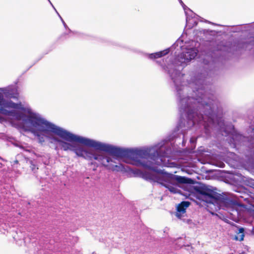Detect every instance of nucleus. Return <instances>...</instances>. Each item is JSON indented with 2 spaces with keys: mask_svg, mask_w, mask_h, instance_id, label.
I'll return each instance as SVG.
<instances>
[{
  "mask_svg": "<svg viewBox=\"0 0 254 254\" xmlns=\"http://www.w3.org/2000/svg\"><path fill=\"white\" fill-rule=\"evenodd\" d=\"M208 47L202 51L204 56L203 62L204 71L192 72L190 75L183 74L181 70L191 60L196 56L198 50L195 48H186L183 41H176L171 47L158 52L147 54L150 60L161 58L177 49H186L173 60L167 65L162 64L161 61L156 63L167 73L170 78V85L174 87L177 98L180 118L177 126L167 139L149 146L156 150L154 154L157 160H152L154 164L161 165L165 158L170 157L172 152V146H186L187 139L185 132L187 129L197 126L204 129L207 135L212 130H216L225 136L227 130L233 128L231 125L224 126L223 109L220 101L214 96L211 90V77L218 68L221 51L214 46V42H208Z\"/></svg>",
  "mask_w": 254,
  "mask_h": 254,
  "instance_id": "obj_1",
  "label": "nucleus"
},
{
  "mask_svg": "<svg viewBox=\"0 0 254 254\" xmlns=\"http://www.w3.org/2000/svg\"><path fill=\"white\" fill-rule=\"evenodd\" d=\"M82 145L93 148L95 151L105 152L110 155L112 157V161L109 163L106 169L113 171L126 172L129 171L131 172V168L122 163L117 164L116 161L127 160V161H124L126 163H129L128 161H131L133 162V165L148 170L149 161H143L141 159H149L151 160L158 159L157 156L154 155L157 151L152 147H122L86 137Z\"/></svg>",
  "mask_w": 254,
  "mask_h": 254,
  "instance_id": "obj_2",
  "label": "nucleus"
},
{
  "mask_svg": "<svg viewBox=\"0 0 254 254\" xmlns=\"http://www.w3.org/2000/svg\"><path fill=\"white\" fill-rule=\"evenodd\" d=\"M26 128L24 130L32 133L37 137L38 142L42 143L45 137L51 143L57 142L64 151L70 150L72 143L82 144L85 137L74 134L43 118L25 116Z\"/></svg>",
  "mask_w": 254,
  "mask_h": 254,
  "instance_id": "obj_3",
  "label": "nucleus"
},
{
  "mask_svg": "<svg viewBox=\"0 0 254 254\" xmlns=\"http://www.w3.org/2000/svg\"><path fill=\"white\" fill-rule=\"evenodd\" d=\"M194 187L197 192V199L207 203L218 205L220 207H235L244 206L226 192L221 194L216 192L217 189L204 184H198Z\"/></svg>",
  "mask_w": 254,
  "mask_h": 254,
  "instance_id": "obj_4",
  "label": "nucleus"
},
{
  "mask_svg": "<svg viewBox=\"0 0 254 254\" xmlns=\"http://www.w3.org/2000/svg\"><path fill=\"white\" fill-rule=\"evenodd\" d=\"M154 165L155 164L153 161H149L148 170L162 175L163 178H165L168 181L174 183L175 185H177V184L186 185L188 188V190L189 192L193 193L194 196L197 199V192L194 190V189L195 186H197L196 185L198 184H202L201 183L197 182L191 178L169 173L166 172L164 170L158 169L157 167L155 166Z\"/></svg>",
  "mask_w": 254,
  "mask_h": 254,
  "instance_id": "obj_5",
  "label": "nucleus"
},
{
  "mask_svg": "<svg viewBox=\"0 0 254 254\" xmlns=\"http://www.w3.org/2000/svg\"><path fill=\"white\" fill-rule=\"evenodd\" d=\"M78 142L72 143L69 151L74 152L78 157L92 161L95 160L107 168L108 165L112 162V157L100 153L84 148L79 145Z\"/></svg>",
  "mask_w": 254,
  "mask_h": 254,
  "instance_id": "obj_6",
  "label": "nucleus"
},
{
  "mask_svg": "<svg viewBox=\"0 0 254 254\" xmlns=\"http://www.w3.org/2000/svg\"><path fill=\"white\" fill-rule=\"evenodd\" d=\"M16 105H14L13 107H9V108H14L18 109L25 113L28 114V115L21 114L18 113L15 111H9L10 114L9 115H12L13 116H15L16 117H19L22 121L23 122V128L25 129L26 128V122L25 121V119H26L25 116H29L31 117H40L42 118L39 114L34 113L32 112V109L30 107H24L20 104H18L15 103Z\"/></svg>",
  "mask_w": 254,
  "mask_h": 254,
  "instance_id": "obj_7",
  "label": "nucleus"
},
{
  "mask_svg": "<svg viewBox=\"0 0 254 254\" xmlns=\"http://www.w3.org/2000/svg\"><path fill=\"white\" fill-rule=\"evenodd\" d=\"M130 170L133 174L139 175L140 177L146 181H150L159 184L162 183V181H163V176L159 174L158 173L156 175L151 173L142 172L137 170H134L133 169H130Z\"/></svg>",
  "mask_w": 254,
  "mask_h": 254,
  "instance_id": "obj_8",
  "label": "nucleus"
},
{
  "mask_svg": "<svg viewBox=\"0 0 254 254\" xmlns=\"http://www.w3.org/2000/svg\"><path fill=\"white\" fill-rule=\"evenodd\" d=\"M14 105H16L15 103L11 100L5 99L0 91V114L4 115H9L10 112L9 111L6 110V108L13 107Z\"/></svg>",
  "mask_w": 254,
  "mask_h": 254,
  "instance_id": "obj_9",
  "label": "nucleus"
},
{
  "mask_svg": "<svg viewBox=\"0 0 254 254\" xmlns=\"http://www.w3.org/2000/svg\"><path fill=\"white\" fill-rule=\"evenodd\" d=\"M0 91L3 97L8 99L17 98L18 95L17 90L14 85H9L5 87L0 88Z\"/></svg>",
  "mask_w": 254,
  "mask_h": 254,
  "instance_id": "obj_10",
  "label": "nucleus"
},
{
  "mask_svg": "<svg viewBox=\"0 0 254 254\" xmlns=\"http://www.w3.org/2000/svg\"><path fill=\"white\" fill-rule=\"evenodd\" d=\"M238 194H236L235 197L237 198H242L245 202L250 204V197H252L253 193L248 189L245 187L238 188L236 190Z\"/></svg>",
  "mask_w": 254,
  "mask_h": 254,
  "instance_id": "obj_11",
  "label": "nucleus"
},
{
  "mask_svg": "<svg viewBox=\"0 0 254 254\" xmlns=\"http://www.w3.org/2000/svg\"><path fill=\"white\" fill-rule=\"evenodd\" d=\"M195 16L197 17V18L199 19L200 21H203L202 20L203 19L196 15L195 14L194 15L190 14V13L186 12V27H187L188 29H191L197 25V22L196 20Z\"/></svg>",
  "mask_w": 254,
  "mask_h": 254,
  "instance_id": "obj_12",
  "label": "nucleus"
},
{
  "mask_svg": "<svg viewBox=\"0 0 254 254\" xmlns=\"http://www.w3.org/2000/svg\"><path fill=\"white\" fill-rule=\"evenodd\" d=\"M163 180L162 183L160 184L167 188L171 192L174 193H180L181 190L176 186V185L171 181H168L165 178H163Z\"/></svg>",
  "mask_w": 254,
  "mask_h": 254,
  "instance_id": "obj_13",
  "label": "nucleus"
},
{
  "mask_svg": "<svg viewBox=\"0 0 254 254\" xmlns=\"http://www.w3.org/2000/svg\"><path fill=\"white\" fill-rule=\"evenodd\" d=\"M190 205V202L188 201H183L179 203L176 208L177 212L176 216L178 218H181L183 214L186 213V209Z\"/></svg>",
  "mask_w": 254,
  "mask_h": 254,
  "instance_id": "obj_14",
  "label": "nucleus"
},
{
  "mask_svg": "<svg viewBox=\"0 0 254 254\" xmlns=\"http://www.w3.org/2000/svg\"><path fill=\"white\" fill-rule=\"evenodd\" d=\"M244 231L245 229L243 227H240L238 229V232L234 238V240L237 241H242L244 240Z\"/></svg>",
  "mask_w": 254,
  "mask_h": 254,
  "instance_id": "obj_15",
  "label": "nucleus"
},
{
  "mask_svg": "<svg viewBox=\"0 0 254 254\" xmlns=\"http://www.w3.org/2000/svg\"><path fill=\"white\" fill-rule=\"evenodd\" d=\"M29 163L30 164V167L31 169V170L34 172L35 173L36 170L38 169V168L36 164V161L35 160H30L29 161Z\"/></svg>",
  "mask_w": 254,
  "mask_h": 254,
  "instance_id": "obj_16",
  "label": "nucleus"
},
{
  "mask_svg": "<svg viewBox=\"0 0 254 254\" xmlns=\"http://www.w3.org/2000/svg\"><path fill=\"white\" fill-rule=\"evenodd\" d=\"M201 33H203L205 35H213L216 34L217 32L215 30H212L209 29H202L200 31Z\"/></svg>",
  "mask_w": 254,
  "mask_h": 254,
  "instance_id": "obj_17",
  "label": "nucleus"
},
{
  "mask_svg": "<svg viewBox=\"0 0 254 254\" xmlns=\"http://www.w3.org/2000/svg\"><path fill=\"white\" fill-rule=\"evenodd\" d=\"M196 142V138H195L194 137L190 138V145H191V147H190L191 148H190V152H192L193 150L195 148Z\"/></svg>",
  "mask_w": 254,
  "mask_h": 254,
  "instance_id": "obj_18",
  "label": "nucleus"
},
{
  "mask_svg": "<svg viewBox=\"0 0 254 254\" xmlns=\"http://www.w3.org/2000/svg\"><path fill=\"white\" fill-rule=\"evenodd\" d=\"M243 181L246 182V184L254 189V180L251 179H248L246 180L243 179Z\"/></svg>",
  "mask_w": 254,
  "mask_h": 254,
  "instance_id": "obj_19",
  "label": "nucleus"
},
{
  "mask_svg": "<svg viewBox=\"0 0 254 254\" xmlns=\"http://www.w3.org/2000/svg\"><path fill=\"white\" fill-rule=\"evenodd\" d=\"M182 6L183 7L186 15V12L190 13V14H195V13L190 9L187 7L184 3L182 4Z\"/></svg>",
  "mask_w": 254,
  "mask_h": 254,
  "instance_id": "obj_20",
  "label": "nucleus"
},
{
  "mask_svg": "<svg viewBox=\"0 0 254 254\" xmlns=\"http://www.w3.org/2000/svg\"><path fill=\"white\" fill-rule=\"evenodd\" d=\"M182 6L183 7L186 15V12L190 13V14H195V13L190 9L187 7L184 3L182 4Z\"/></svg>",
  "mask_w": 254,
  "mask_h": 254,
  "instance_id": "obj_21",
  "label": "nucleus"
},
{
  "mask_svg": "<svg viewBox=\"0 0 254 254\" xmlns=\"http://www.w3.org/2000/svg\"><path fill=\"white\" fill-rule=\"evenodd\" d=\"M182 6L183 7L186 15V12L190 13V14H195V13L190 9L187 7L184 3L182 4Z\"/></svg>",
  "mask_w": 254,
  "mask_h": 254,
  "instance_id": "obj_22",
  "label": "nucleus"
},
{
  "mask_svg": "<svg viewBox=\"0 0 254 254\" xmlns=\"http://www.w3.org/2000/svg\"><path fill=\"white\" fill-rule=\"evenodd\" d=\"M60 19L61 20L63 24V25L64 26V27L66 29H67L69 31V33H74V32L72 31L67 26V25H66V24L65 23V22H64V21L63 20V19L62 18V17L60 16Z\"/></svg>",
  "mask_w": 254,
  "mask_h": 254,
  "instance_id": "obj_23",
  "label": "nucleus"
},
{
  "mask_svg": "<svg viewBox=\"0 0 254 254\" xmlns=\"http://www.w3.org/2000/svg\"><path fill=\"white\" fill-rule=\"evenodd\" d=\"M18 147L23 151H28V150L25 149L24 146H23L22 145H21V144H19Z\"/></svg>",
  "mask_w": 254,
  "mask_h": 254,
  "instance_id": "obj_24",
  "label": "nucleus"
},
{
  "mask_svg": "<svg viewBox=\"0 0 254 254\" xmlns=\"http://www.w3.org/2000/svg\"><path fill=\"white\" fill-rule=\"evenodd\" d=\"M204 22H207V23H210V24H212L213 25H218V26H223V25H219V24H216L215 23H212L211 22H210V21H208L206 20H204Z\"/></svg>",
  "mask_w": 254,
  "mask_h": 254,
  "instance_id": "obj_25",
  "label": "nucleus"
},
{
  "mask_svg": "<svg viewBox=\"0 0 254 254\" xmlns=\"http://www.w3.org/2000/svg\"><path fill=\"white\" fill-rule=\"evenodd\" d=\"M70 33L69 32V31H68V32H64L62 35H61V37H64V36H65L67 35H68V34H69Z\"/></svg>",
  "mask_w": 254,
  "mask_h": 254,
  "instance_id": "obj_26",
  "label": "nucleus"
},
{
  "mask_svg": "<svg viewBox=\"0 0 254 254\" xmlns=\"http://www.w3.org/2000/svg\"><path fill=\"white\" fill-rule=\"evenodd\" d=\"M219 167L220 168H223V167H225V164L224 163H223V162H221V163H220Z\"/></svg>",
  "mask_w": 254,
  "mask_h": 254,
  "instance_id": "obj_27",
  "label": "nucleus"
},
{
  "mask_svg": "<svg viewBox=\"0 0 254 254\" xmlns=\"http://www.w3.org/2000/svg\"><path fill=\"white\" fill-rule=\"evenodd\" d=\"M19 144L20 143H14L13 144L15 146L18 147Z\"/></svg>",
  "mask_w": 254,
  "mask_h": 254,
  "instance_id": "obj_28",
  "label": "nucleus"
},
{
  "mask_svg": "<svg viewBox=\"0 0 254 254\" xmlns=\"http://www.w3.org/2000/svg\"><path fill=\"white\" fill-rule=\"evenodd\" d=\"M179 1L181 5L184 4V2H183V1L182 0H179Z\"/></svg>",
  "mask_w": 254,
  "mask_h": 254,
  "instance_id": "obj_29",
  "label": "nucleus"
},
{
  "mask_svg": "<svg viewBox=\"0 0 254 254\" xmlns=\"http://www.w3.org/2000/svg\"><path fill=\"white\" fill-rule=\"evenodd\" d=\"M53 7V8L55 9V11H57L56 9L55 8V7H54V6L52 4L51 5Z\"/></svg>",
  "mask_w": 254,
  "mask_h": 254,
  "instance_id": "obj_30",
  "label": "nucleus"
},
{
  "mask_svg": "<svg viewBox=\"0 0 254 254\" xmlns=\"http://www.w3.org/2000/svg\"><path fill=\"white\" fill-rule=\"evenodd\" d=\"M53 7V8L55 9V11H57L56 9L55 8V7H54V6L52 4L51 5Z\"/></svg>",
  "mask_w": 254,
  "mask_h": 254,
  "instance_id": "obj_31",
  "label": "nucleus"
},
{
  "mask_svg": "<svg viewBox=\"0 0 254 254\" xmlns=\"http://www.w3.org/2000/svg\"><path fill=\"white\" fill-rule=\"evenodd\" d=\"M42 58V57L40 59H39L38 61H37L35 63H34V64L33 65H34V64H35L39 60H40Z\"/></svg>",
  "mask_w": 254,
  "mask_h": 254,
  "instance_id": "obj_32",
  "label": "nucleus"
},
{
  "mask_svg": "<svg viewBox=\"0 0 254 254\" xmlns=\"http://www.w3.org/2000/svg\"><path fill=\"white\" fill-rule=\"evenodd\" d=\"M56 13H57V14L58 15V16L60 17V16H61L60 15V14L58 13V12L57 11H56Z\"/></svg>",
  "mask_w": 254,
  "mask_h": 254,
  "instance_id": "obj_33",
  "label": "nucleus"
},
{
  "mask_svg": "<svg viewBox=\"0 0 254 254\" xmlns=\"http://www.w3.org/2000/svg\"><path fill=\"white\" fill-rule=\"evenodd\" d=\"M56 13H57V14L58 15V16L60 17V16H61L60 15V14L58 13V12L57 11H56Z\"/></svg>",
  "mask_w": 254,
  "mask_h": 254,
  "instance_id": "obj_34",
  "label": "nucleus"
},
{
  "mask_svg": "<svg viewBox=\"0 0 254 254\" xmlns=\"http://www.w3.org/2000/svg\"><path fill=\"white\" fill-rule=\"evenodd\" d=\"M48 1L50 2V3L51 4V5H52V3L51 2V1L50 0H48Z\"/></svg>",
  "mask_w": 254,
  "mask_h": 254,
  "instance_id": "obj_35",
  "label": "nucleus"
},
{
  "mask_svg": "<svg viewBox=\"0 0 254 254\" xmlns=\"http://www.w3.org/2000/svg\"><path fill=\"white\" fill-rule=\"evenodd\" d=\"M233 32H238V30H233Z\"/></svg>",
  "mask_w": 254,
  "mask_h": 254,
  "instance_id": "obj_36",
  "label": "nucleus"
},
{
  "mask_svg": "<svg viewBox=\"0 0 254 254\" xmlns=\"http://www.w3.org/2000/svg\"><path fill=\"white\" fill-rule=\"evenodd\" d=\"M245 179H246L245 180H246L247 179H248V178H246V177H245Z\"/></svg>",
  "mask_w": 254,
  "mask_h": 254,
  "instance_id": "obj_37",
  "label": "nucleus"
}]
</instances>
